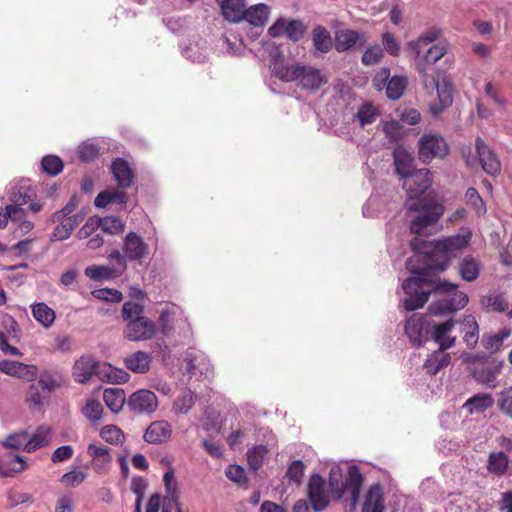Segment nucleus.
Returning <instances> with one entry per match:
<instances>
[{"mask_svg":"<svg viewBox=\"0 0 512 512\" xmlns=\"http://www.w3.org/2000/svg\"><path fill=\"white\" fill-rule=\"evenodd\" d=\"M28 433L25 431L14 433L9 435L3 442L4 447L19 450L23 448L25 450V444L27 443Z\"/></svg>","mask_w":512,"mask_h":512,"instance_id":"nucleus-58","label":"nucleus"},{"mask_svg":"<svg viewBox=\"0 0 512 512\" xmlns=\"http://www.w3.org/2000/svg\"><path fill=\"white\" fill-rule=\"evenodd\" d=\"M442 35V29L436 26L426 29L416 40L408 42L407 47L416 57L420 56L421 46L428 45L438 40Z\"/></svg>","mask_w":512,"mask_h":512,"instance_id":"nucleus-28","label":"nucleus"},{"mask_svg":"<svg viewBox=\"0 0 512 512\" xmlns=\"http://www.w3.org/2000/svg\"><path fill=\"white\" fill-rule=\"evenodd\" d=\"M381 41V46L384 49V53L387 52L389 55L393 57H398L400 55V42L393 33L388 31L382 33Z\"/></svg>","mask_w":512,"mask_h":512,"instance_id":"nucleus-50","label":"nucleus"},{"mask_svg":"<svg viewBox=\"0 0 512 512\" xmlns=\"http://www.w3.org/2000/svg\"><path fill=\"white\" fill-rule=\"evenodd\" d=\"M395 172L403 180L416 171L415 158L411 153L402 147H398L393 152Z\"/></svg>","mask_w":512,"mask_h":512,"instance_id":"nucleus-20","label":"nucleus"},{"mask_svg":"<svg viewBox=\"0 0 512 512\" xmlns=\"http://www.w3.org/2000/svg\"><path fill=\"white\" fill-rule=\"evenodd\" d=\"M151 356L144 351H137L124 359V365L134 373H146L151 364Z\"/></svg>","mask_w":512,"mask_h":512,"instance_id":"nucleus-30","label":"nucleus"},{"mask_svg":"<svg viewBox=\"0 0 512 512\" xmlns=\"http://www.w3.org/2000/svg\"><path fill=\"white\" fill-rule=\"evenodd\" d=\"M32 315L44 328L51 327L56 318L54 310L44 302L32 306Z\"/></svg>","mask_w":512,"mask_h":512,"instance_id":"nucleus-39","label":"nucleus"},{"mask_svg":"<svg viewBox=\"0 0 512 512\" xmlns=\"http://www.w3.org/2000/svg\"><path fill=\"white\" fill-rule=\"evenodd\" d=\"M475 147L482 169L490 176L496 177L501 172V162L489 146L478 137Z\"/></svg>","mask_w":512,"mask_h":512,"instance_id":"nucleus-14","label":"nucleus"},{"mask_svg":"<svg viewBox=\"0 0 512 512\" xmlns=\"http://www.w3.org/2000/svg\"><path fill=\"white\" fill-rule=\"evenodd\" d=\"M408 213H413L410 220V231L418 236H428L438 232V222L445 212L443 204L438 202L407 201Z\"/></svg>","mask_w":512,"mask_h":512,"instance_id":"nucleus-3","label":"nucleus"},{"mask_svg":"<svg viewBox=\"0 0 512 512\" xmlns=\"http://www.w3.org/2000/svg\"><path fill=\"white\" fill-rule=\"evenodd\" d=\"M172 435V426L166 420L152 422L144 433V440L149 444H162L167 442Z\"/></svg>","mask_w":512,"mask_h":512,"instance_id":"nucleus-18","label":"nucleus"},{"mask_svg":"<svg viewBox=\"0 0 512 512\" xmlns=\"http://www.w3.org/2000/svg\"><path fill=\"white\" fill-rule=\"evenodd\" d=\"M466 406H471V411L483 412L492 405V398L488 394L476 395L467 400Z\"/></svg>","mask_w":512,"mask_h":512,"instance_id":"nucleus-62","label":"nucleus"},{"mask_svg":"<svg viewBox=\"0 0 512 512\" xmlns=\"http://www.w3.org/2000/svg\"><path fill=\"white\" fill-rule=\"evenodd\" d=\"M424 320L418 314H413L405 324V333L413 345L419 347L423 344Z\"/></svg>","mask_w":512,"mask_h":512,"instance_id":"nucleus-29","label":"nucleus"},{"mask_svg":"<svg viewBox=\"0 0 512 512\" xmlns=\"http://www.w3.org/2000/svg\"><path fill=\"white\" fill-rule=\"evenodd\" d=\"M465 200L477 214H484L486 212V205L475 188L471 187L467 189L465 193Z\"/></svg>","mask_w":512,"mask_h":512,"instance_id":"nucleus-56","label":"nucleus"},{"mask_svg":"<svg viewBox=\"0 0 512 512\" xmlns=\"http://www.w3.org/2000/svg\"><path fill=\"white\" fill-rule=\"evenodd\" d=\"M408 86V78L404 75L390 76L387 86L385 88L386 96L388 99L396 101L403 95Z\"/></svg>","mask_w":512,"mask_h":512,"instance_id":"nucleus-36","label":"nucleus"},{"mask_svg":"<svg viewBox=\"0 0 512 512\" xmlns=\"http://www.w3.org/2000/svg\"><path fill=\"white\" fill-rule=\"evenodd\" d=\"M101 230L110 235H118L124 231L125 223L119 218L114 216H108L100 218Z\"/></svg>","mask_w":512,"mask_h":512,"instance_id":"nucleus-49","label":"nucleus"},{"mask_svg":"<svg viewBox=\"0 0 512 512\" xmlns=\"http://www.w3.org/2000/svg\"><path fill=\"white\" fill-rule=\"evenodd\" d=\"M123 251L128 260L141 262L149 254V247L142 237L129 232L124 239Z\"/></svg>","mask_w":512,"mask_h":512,"instance_id":"nucleus-16","label":"nucleus"},{"mask_svg":"<svg viewBox=\"0 0 512 512\" xmlns=\"http://www.w3.org/2000/svg\"><path fill=\"white\" fill-rule=\"evenodd\" d=\"M101 226L100 217H89L86 223L78 230L77 237L79 239H87L94 234Z\"/></svg>","mask_w":512,"mask_h":512,"instance_id":"nucleus-60","label":"nucleus"},{"mask_svg":"<svg viewBox=\"0 0 512 512\" xmlns=\"http://www.w3.org/2000/svg\"><path fill=\"white\" fill-rule=\"evenodd\" d=\"M127 406L135 414H151L158 407L157 396L150 390L141 389L130 395Z\"/></svg>","mask_w":512,"mask_h":512,"instance_id":"nucleus-11","label":"nucleus"},{"mask_svg":"<svg viewBox=\"0 0 512 512\" xmlns=\"http://www.w3.org/2000/svg\"><path fill=\"white\" fill-rule=\"evenodd\" d=\"M383 494L380 485H373L369 488L363 506L362 512H383Z\"/></svg>","mask_w":512,"mask_h":512,"instance_id":"nucleus-32","label":"nucleus"},{"mask_svg":"<svg viewBox=\"0 0 512 512\" xmlns=\"http://www.w3.org/2000/svg\"><path fill=\"white\" fill-rule=\"evenodd\" d=\"M83 216L76 214L66 218L58 226L55 227L52 238L54 240L63 241L69 238L72 231L78 226L79 222L83 220Z\"/></svg>","mask_w":512,"mask_h":512,"instance_id":"nucleus-38","label":"nucleus"},{"mask_svg":"<svg viewBox=\"0 0 512 512\" xmlns=\"http://www.w3.org/2000/svg\"><path fill=\"white\" fill-rule=\"evenodd\" d=\"M268 17L269 7L261 3L245 8V17L243 20H246L253 26L259 27L267 22Z\"/></svg>","mask_w":512,"mask_h":512,"instance_id":"nucleus-34","label":"nucleus"},{"mask_svg":"<svg viewBox=\"0 0 512 512\" xmlns=\"http://www.w3.org/2000/svg\"><path fill=\"white\" fill-rule=\"evenodd\" d=\"M143 306L135 302H126L122 307V316L126 321L142 318Z\"/></svg>","mask_w":512,"mask_h":512,"instance_id":"nucleus-61","label":"nucleus"},{"mask_svg":"<svg viewBox=\"0 0 512 512\" xmlns=\"http://www.w3.org/2000/svg\"><path fill=\"white\" fill-rule=\"evenodd\" d=\"M416 69L420 75L423 88L427 93H432L439 84L434 75V69L424 66V63H416Z\"/></svg>","mask_w":512,"mask_h":512,"instance_id":"nucleus-44","label":"nucleus"},{"mask_svg":"<svg viewBox=\"0 0 512 512\" xmlns=\"http://www.w3.org/2000/svg\"><path fill=\"white\" fill-rule=\"evenodd\" d=\"M509 459L504 452L490 453L488 460V470L495 475H503L508 468Z\"/></svg>","mask_w":512,"mask_h":512,"instance_id":"nucleus-45","label":"nucleus"},{"mask_svg":"<svg viewBox=\"0 0 512 512\" xmlns=\"http://www.w3.org/2000/svg\"><path fill=\"white\" fill-rule=\"evenodd\" d=\"M185 361L187 363L186 370L190 374H196V371H200L201 374L209 371V360L207 356L199 350L193 348L188 349Z\"/></svg>","mask_w":512,"mask_h":512,"instance_id":"nucleus-26","label":"nucleus"},{"mask_svg":"<svg viewBox=\"0 0 512 512\" xmlns=\"http://www.w3.org/2000/svg\"><path fill=\"white\" fill-rule=\"evenodd\" d=\"M88 455L93 459V467L97 473L105 470L112 458L110 456V449L107 446L89 444L87 447Z\"/></svg>","mask_w":512,"mask_h":512,"instance_id":"nucleus-27","label":"nucleus"},{"mask_svg":"<svg viewBox=\"0 0 512 512\" xmlns=\"http://www.w3.org/2000/svg\"><path fill=\"white\" fill-rule=\"evenodd\" d=\"M285 36L293 41H299L305 33V27L301 21L298 20H284Z\"/></svg>","mask_w":512,"mask_h":512,"instance_id":"nucleus-51","label":"nucleus"},{"mask_svg":"<svg viewBox=\"0 0 512 512\" xmlns=\"http://www.w3.org/2000/svg\"><path fill=\"white\" fill-rule=\"evenodd\" d=\"M451 361V356L445 351H436L432 353L424 363V369L431 375H436L443 367H446Z\"/></svg>","mask_w":512,"mask_h":512,"instance_id":"nucleus-37","label":"nucleus"},{"mask_svg":"<svg viewBox=\"0 0 512 512\" xmlns=\"http://www.w3.org/2000/svg\"><path fill=\"white\" fill-rule=\"evenodd\" d=\"M26 467L23 457L7 452L0 456V476L10 477L15 473L22 472Z\"/></svg>","mask_w":512,"mask_h":512,"instance_id":"nucleus-23","label":"nucleus"},{"mask_svg":"<svg viewBox=\"0 0 512 512\" xmlns=\"http://www.w3.org/2000/svg\"><path fill=\"white\" fill-rule=\"evenodd\" d=\"M273 72L282 81H299V86L309 91H316L327 83V78L322 71L313 66L295 64L279 67L274 64Z\"/></svg>","mask_w":512,"mask_h":512,"instance_id":"nucleus-4","label":"nucleus"},{"mask_svg":"<svg viewBox=\"0 0 512 512\" xmlns=\"http://www.w3.org/2000/svg\"><path fill=\"white\" fill-rule=\"evenodd\" d=\"M43 171L50 175L56 176L63 170V162L56 155H47L41 161Z\"/></svg>","mask_w":512,"mask_h":512,"instance_id":"nucleus-53","label":"nucleus"},{"mask_svg":"<svg viewBox=\"0 0 512 512\" xmlns=\"http://www.w3.org/2000/svg\"><path fill=\"white\" fill-rule=\"evenodd\" d=\"M36 384L39 385L43 393H46L47 395L60 387V382L49 372L41 373Z\"/></svg>","mask_w":512,"mask_h":512,"instance_id":"nucleus-63","label":"nucleus"},{"mask_svg":"<svg viewBox=\"0 0 512 512\" xmlns=\"http://www.w3.org/2000/svg\"><path fill=\"white\" fill-rule=\"evenodd\" d=\"M83 415L91 422L99 421L103 414V407L96 399H89L82 408Z\"/></svg>","mask_w":512,"mask_h":512,"instance_id":"nucleus-55","label":"nucleus"},{"mask_svg":"<svg viewBox=\"0 0 512 512\" xmlns=\"http://www.w3.org/2000/svg\"><path fill=\"white\" fill-rule=\"evenodd\" d=\"M402 288L408 296L403 301L406 311H414L423 307L431 294L434 295L435 300L429 305L428 311L434 316H444L461 310L469 301L467 294L458 290L457 284L440 277L409 278L403 282Z\"/></svg>","mask_w":512,"mask_h":512,"instance_id":"nucleus-1","label":"nucleus"},{"mask_svg":"<svg viewBox=\"0 0 512 512\" xmlns=\"http://www.w3.org/2000/svg\"><path fill=\"white\" fill-rule=\"evenodd\" d=\"M460 332L468 348L476 347L479 340V326L473 315H466L460 323Z\"/></svg>","mask_w":512,"mask_h":512,"instance_id":"nucleus-25","label":"nucleus"},{"mask_svg":"<svg viewBox=\"0 0 512 512\" xmlns=\"http://www.w3.org/2000/svg\"><path fill=\"white\" fill-rule=\"evenodd\" d=\"M305 472V465L301 460L293 461L286 472V477L289 481L299 485L302 482Z\"/></svg>","mask_w":512,"mask_h":512,"instance_id":"nucleus-57","label":"nucleus"},{"mask_svg":"<svg viewBox=\"0 0 512 512\" xmlns=\"http://www.w3.org/2000/svg\"><path fill=\"white\" fill-rule=\"evenodd\" d=\"M334 41L336 51L343 53L362 48L368 41V35L364 31L340 28L334 32Z\"/></svg>","mask_w":512,"mask_h":512,"instance_id":"nucleus-6","label":"nucleus"},{"mask_svg":"<svg viewBox=\"0 0 512 512\" xmlns=\"http://www.w3.org/2000/svg\"><path fill=\"white\" fill-rule=\"evenodd\" d=\"M438 94L439 103L431 104L430 110L433 115L438 116L442 111L449 107L453 102V86L447 81L443 80L435 88Z\"/></svg>","mask_w":512,"mask_h":512,"instance_id":"nucleus-24","label":"nucleus"},{"mask_svg":"<svg viewBox=\"0 0 512 512\" xmlns=\"http://www.w3.org/2000/svg\"><path fill=\"white\" fill-rule=\"evenodd\" d=\"M127 193L119 190H105L100 192L95 198L94 204L97 208H104L109 204H126Z\"/></svg>","mask_w":512,"mask_h":512,"instance_id":"nucleus-35","label":"nucleus"},{"mask_svg":"<svg viewBox=\"0 0 512 512\" xmlns=\"http://www.w3.org/2000/svg\"><path fill=\"white\" fill-rule=\"evenodd\" d=\"M111 170L118 186L126 189L132 186L134 174L129 163L123 158H117L113 161Z\"/></svg>","mask_w":512,"mask_h":512,"instance_id":"nucleus-22","label":"nucleus"},{"mask_svg":"<svg viewBox=\"0 0 512 512\" xmlns=\"http://www.w3.org/2000/svg\"><path fill=\"white\" fill-rule=\"evenodd\" d=\"M459 275L467 282L475 281L481 271L480 262L472 255H466L459 263Z\"/></svg>","mask_w":512,"mask_h":512,"instance_id":"nucleus-31","label":"nucleus"},{"mask_svg":"<svg viewBox=\"0 0 512 512\" xmlns=\"http://www.w3.org/2000/svg\"><path fill=\"white\" fill-rule=\"evenodd\" d=\"M156 326L153 321L147 317H142L129 321L124 330V336L131 341L149 340L154 337Z\"/></svg>","mask_w":512,"mask_h":512,"instance_id":"nucleus-12","label":"nucleus"},{"mask_svg":"<svg viewBox=\"0 0 512 512\" xmlns=\"http://www.w3.org/2000/svg\"><path fill=\"white\" fill-rule=\"evenodd\" d=\"M194 404L195 400L193 392L190 389H186L176 398L173 408L179 414H187Z\"/></svg>","mask_w":512,"mask_h":512,"instance_id":"nucleus-47","label":"nucleus"},{"mask_svg":"<svg viewBox=\"0 0 512 512\" xmlns=\"http://www.w3.org/2000/svg\"><path fill=\"white\" fill-rule=\"evenodd\" d=\"M99 363L91 356L80 357L73 366V376L79 383H87L98 373Z\"/></svg>","mask_w":512,"mask_h":512,"instance_id":"nucleus-19","label":"nucleus"},{"mask_svg":"<svg viewBox=\"0 0 512 512\" xmlns=\"http://www.w3.org/2000/svg\"><path fill=\"white\" fill-rule=\"evenodd\" d=\"M472 239L469 228H461L458 234L437 239L429 243V249L424 250L429 269L444 271L458 251L468 247Z\"/></svg>","mask_w":512,"mask_h":512,"instance_id":"nucleus-2","label":"nucleus"},{"mask_svg":"<svg viewBox=\"0 0 512 512\" xmlns=\"http://www.w3.org/2000/svg\"><path fill=\"white\" fill-rule=\"evenodd\" d=\"M269 450L265 445H257L247 453L248 464L251 469L257 471L263 464Z\"/></svg>","mask_w":512,"mask_h":512,"instance_id":"nucleus-46","label":"nucleus"},{"mask_svg":"<svg viewBox=\"0 0 512 512\" xmlns=\"http://www.w3.org/2000/svg\"><path fill=\"white\" fill-rule=\"evenodd\" d=\"M509 336L508 331H502L494 335H484L482 339L483 346L492 353L501 349L504 340Z\"/></svg>","mask_w":512,"mask_h":512,"instance_id":"nucleus-52","label":"nucleus"},{"mask_svg":"<svg viewBox=\"0 0 512 512\" xmlns=\"http://www.w3.org/2000/svg\"><path fill=\"white\" fill-rule=\"evenodd\" d=\"M449 153V147L443 137L434 134H424L419 140V158L424 163L432 159L443 158Z\"/></svg>","mask_w":512,"mask_h":512,"instance_id":"nucleus-5","label":"nucleus"},{"mask_svg":"<svg viewBox=\"0 0 512 512\" xmlns=\"http://www.w3.org/2000/svg\"><path fill=\"white\" fill-rule=\"evenodd\" d=\"M100 436L103 440L110 444H118L124 437L122 431L114 425H106L100 431Z\"/></svg>","mask_w":512,"mask_h":512,"instance_id":"nucleus-59","label":"nucleus"},{"mask_svg":"<svg viewBox=\"0 0 512 512\" xmlns=\"http://www.w3.org/2000/svg\"><path fill=\"white\" fill-rule=\"evenodd\" d=\"M384 57V49L380 44H370L362 53L361 63L364 66H374L379 64Z\"/></svg>","mask_w":512,"mask_h":512,"instance_id":"nucleus-41","label":"nucleus"},{"mask_svg":"<svg viewBox=\"0 0 512 512\" xmlns=\"http://www.w3.org/2000/svg\"><path fill=\"white\" fill-rule=\"evenodd\" d=\"M307 495L314 512H322L330 503L326 492L325 480L319 474L310 476L307 485Z\"/></svg>","mask_w":512,"mask_h":512,"instance_id":"nucleus-8","label":"nucleus"},{"mask_svg":"<svg viewBox=\"0 0 512 512\" xmlns=\"http://www.w3.org/2000/svg\"><path fill=\"white\" fill-rule=\"evenodd\" d=\"M313 44L316 50L327 53L332 48V38L327 29L323 26H317L313 30Z\"/></svg>","mask_w":512,"mask_h":512,"instance_id":"nucleus-42","label":"nucleus"},{"mask_svg":"<svg viewBox=\"0 0 512 512\" xmlns=\"http://www.w3.org/2000/svg\"><path fill=\"white\" fill-rule=\"evenodd\" d=\"M447 53V47L443 43L432 45L422 58L416 63H424V66L433 68V65Z\"/></svg>","mask_w":512,"mask_h":512,"instance_id":"nucleus-43","label":"nucleus"},{"mask_svg":"<svg viewBox=\"0 0 512 512\" xmlns=\"http://www.w3.org/2000/svg\"><path fill=\"white\" fill-rule=\"evenodd\" d=\"M378 115V110L371 103H366L360 107L356 114V118L359 120L360 125L363 127L375 122Z\"/></svg>","mask_w":512,"mask_h":512,"instance_id":"nucleus-54","label":"nucleus"},{"mask_svg":"<svg viewBox=\"0 0 512 512\" xmlns=\"http://www.w3.org/2000/svg\"><path fill=\"white\" fill-rule=\"evenodd\" d=\"M51 440V430L48 427H38L31 438L27 439L25 451L33 452L39 448L47 446Z\"/></svg>","mask_w":512,"mask_h":512,"instance_id":"nucleus-40","label":"nucleus"},{"mask_svg":"<svg viewBox=\"0 0 512 512\" xmlns=\"http://www.w3.org/2000/svg\"><path fill=\"white\" fill-rule=\"evenodd\" d=\"M221 8L224 18L230 22L238 23L245 17V0H216Z\"/></svg>","mask_w":512,"mask_h":512,"instance_id":"nucleus-21","label":"nucleus"},{"mask_svg":"<svg viewBox=\"0 0 512 512\" xmlns=\"http://www.w3.org/2000/svg\"><path fill=\"white\" fill-rule=\"evenodd\" d=\"M36 193L28 181H21L14 185L9 192V200L16 205H28L27 210L38 213L43 205L35 200Z\"/></svg>","mask_w":512,"mask_h":512,"instance_id":"nucleus-9","label":"nucleus"},{"mask_svg":"<svg viewBox=\"0 0 512 512\" xmlns=\"http://www.w3.org/2000/svg\"><path fill=\"white\" fill-rule=\"evenodd\" d=\"M47 397L48 395L46 393H43L41 387L36 383L30 385L26 394L27 402L34 404L36 406L42 405Z\"/></svg>","mask_w":512,"mask_h":512,"instance_id":"nucleus-64","label":"nucleus"},{"mask_svg":"<svg viewBox=\"0 0 512 512\" xmlns=\"http://www.w3.org/2000/svg\"><path fill=\"white\" fill-rule=\"evenodd\" d=\"M481 303L488 310L500 313L506 311L509 306L506 297L502 294H492L486 296L481 300Z\"/></svg>","mask_w":512,"mask_h":512,"instance_id":"nucleus-48","label":"nucleus"},{"mask_svg":"<svg viewBox=\"0 0 512 512\" xmlns=\"http://www.w3.org/2000/svg\"><path fill=\"white\" fill-rule=\"evenodd\" d=\"M432 178L427 168L418 169L403 179L402 187L406 191L411 202L423 195L431 186Z\"/></svg>","mask_w":512,"mask_h":512,"instance_id":"nucleus-7","label":"nucleus"},{"mask_svg":"<svg viewBox=\"0 0 512 512\" xmlns=\"http://www.w3.org/2000/svg\"><path fill=\"white\" fill-rule=\"evenodd\" d=\"M503 361L497 359H485L472 370L473 378L490 388L496 387V380L503 369Z\"/></svg>","mask_w":512,"mask_h":512,"instance_id":"nucleus-10","label":"nucleus"},{"mask_svg":"<svg viewBox=\"0 0 512 512\" xmlns=\"http://www.w3.org/2000/svg\"><path fill=\"white\" fill-rule=\"evenodd\" d=\"M455 324L453 319L429 324L432 339L439 345V350L445 351L455 345L456 337L450 335Z\"/></svg>","mask_w":512,"mask_h":512,"instance_id":"nucleus-15","label":"nucleus"},{"mask_svg":"<svg viewBox=\"0 0 512 512\" xmlns=\"http://www.w3.org/2000/svg\"><path fill=\"white\" fill-rule=\"evenodd\" d=\"M103 401L111 412L118 413L126 401L125 391L121 388H107L103 391Z\"/></svg>","mask_w":512,"mask_h":512,"instance_id":"nucleus-33","label":"nucleus"},{"mask_svg":"<svg viewBox=\"0 0 512 512\" xmlns=\"http://www.w3.org/2000/svg\"><path fill=\"white\" fill-rule=\"evenodd\" d=\"M0 371L27 382L34 381L37 377V367L35 365H28L12 360L0 361Z\"/></svg>","mask_w":512,"mask_h":512,"instance_id":"nucleus-17","label":"nucleus"},{"mask_svg":"<svg viewBox=\"0 0 512 512\" xmlns=\"http://www.w3.org/2000/svg\"><path fill=\"white\" fill-rule=\"evenodd\" d=\"M363 484V476L358 466L352 465L348 468L345 482L337 489V498H341L344 494H350L352 506H356L359 501L360 491Z\"/></svg>","mask_w":512,"mask_h":512,"instance_id":"nucleus-13","label":"nucleus"}]
</instances>
